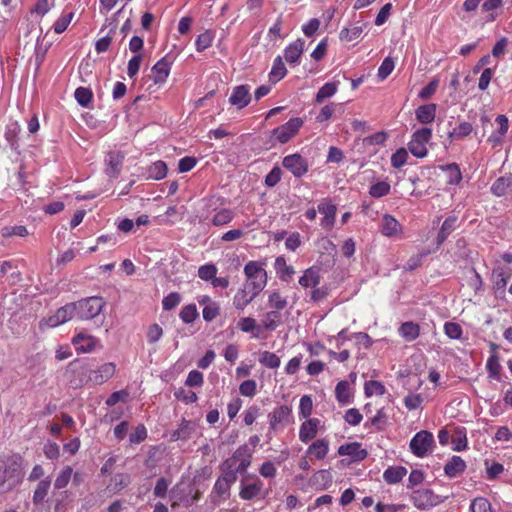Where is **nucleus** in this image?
Instances as JSON below:
<instances>
[{"mask_svg":"<svg viewBox=\"0 0 512 512\" xmlns=\"http://www.w3.org/2000/svg\"><path fill=\"white\" fill-rule=\"evenodd\" d=\"M213 40V35L210 31H205L202 34L198 35L196 39V49L201 52L211 46Z\"/></svg>","mask_w":512,"mask_h":512,"instance_id":"obj_53","label":"nucleus"},{"mask_svg":"<svg viewBox=\"0 0 512 512\" xmlns=\"http://www.w3.org/2000/svg\"><path fill=\"white\" fill-rule=\"evenodd\" d=\"M279 318L280 313L279 311H270L266 313L265 319L263 321L264 327L267 330H275L279 326Z\"/></svg>","mask_w":512,"mask_h":512,"instance_id":"obj_54","label":"nucleus"},{"mask_svg":"<svg viewBox=\"0 0 512 512\" xmlns=\"http://www.w3.org/2000/svg\"><path fill=\"white\" fill-rule=\"evenodd\" d=\"M303 120L300 117L291 118L287 123L281 125L272 131V135L282 144L287 143L292 137H294L301 126Z\"/></svg>","mask_w":512,"mask_h":512,"instance_id":"obj_4","label":"nucleus"},{"mask_svg":"<svg viewBox=\"0 0 512 512\" xmlns=\"http://www.w3.org/2000/svg\"><path fill=\"white\" fill-rule=\"evenodd\" d=\"M0 273L2 276H8L12 282L20 280L21 273L18 267L12 261H3L0 264Z\"/></svg>","mask_w":512,"mask_h":512,"instance_id":"obj_29","label":"nucleus"},{"mask_svg":"<svg viewBox=\"0 0 512 512\" xmlns=\"http://www.w3.org/2000/svg\"><path fill=\"white\" fill-rule=\"evenodd\" d=\"M407 151L404 148H399L391 157V164L394 168L402 167L407 161Z\"/></svg>","mask_w":512,"mask_h":512,"instance_id":"obj_60","label":"nucleus"},{"mask_svg":"<svg viewBox=\"0 0 512 512\" xmlns=\"http://www.w3.org/2000/svg\"><path fill=\"white\" fill-rule=\"evenodd\" d=\"M244 457L251 458V455L248 452V448L246 445L239 447L233 454L231 458L225 460V465L228 468L234 467L238 461H242Z\"/></svg>","mask_w":512,"mask_h":512,"instance_id":"obj_47","label":"nucleus"},{"mask_svg":"<svg viewBox=\"0 0 512 512\" xmlns=\"http://www.w3.org/2000/svg\"><path fill=\"white\" fill-rule=\"evenodd\" d=\"M436 108L433 103L419 106L415 111L417 120L423 124L431 123L435 119Z\"/></svg>","mask_w":512,"mask_h":512,"instance_id":"obj_18","label":"nucleus"},{"mask_svg":"<svg viewBox=\"0 0 512 512\" xmlns=\"http://www.w3.org/2000/svg\"><path fill=\"white\" fill-rule=\"evenodd\" d=\"M51 480L49 478H46L44 480H41L34 491L33 494V503L38 505L43 502L45 497L48 494V491L50 489Z\"/></svg>","mask_w":512,"mask_h":512,"instance_id":"obj_30","label":"nucleus"},{"mask_svg":"<svg viewBox=\"0 0 512 512\" xmlns=\"http://www.w3.org/2000/svg\"><path fill=\"white\" fill-rule=\"evenodd\" d=\"M336 398L340 403H348L349 402V384L346 381H340L335 388Z\"/></svg>","mask_w":512,"mask_h":512,"instance_id":"obj_48","label":"nucleus"},{"mask_svg":"<svg viewBox=\"0 0 512 512\" xmlns=\"http://www.w3.org/2000/svg\"><path fill=\"white\" fill-rule=\"evenodd\" d=\"M457 220L458 219L455 215L449 216L445 219L436 237L437 248H439L452 231H454Z\"/></svg>","mask_w":512,"mask_h":512,"instance_id":"obj_16","label":"nucleus"},{"mask_svg":"<svg viewBox=\"0 0 512 512\" xmlns=\"http://www.w3.org/2000/svg\"><path fill=\"white\" fill-rule=\"evenodd\" d=\"M130 483V476L125 473H118L112 479L111 483L108 485V489L113 493L119 492Z\"/></svg>","mask_w":512,"mask_h":512,"instance_id":"obj_34","label":"nucleus"},{"mask_svg":"<svg viewBox=\"0 0 512 512\" xmlns=\"http://www.w3.org/2000/svg\"><path fill=\"white\" fill-rule=\"evenodd\" d=\"M256 382L254 380H245L240 384L239 392L243 396L252 397L256 394Z\"/></svg>","mask_w":512,"mask_h":512,"instance_id":"obj_64","label":"nucleus"},{"mask_svg":"<svg viewBox=\"0 0 512 512\" xmlns=\"http://www.w3.org/2000/svg\"><path fill=\"white\" fill-rule=\"evenodd\" d=\"M287 73L284 62L280 56L274 60L272 70L270 72V80L274 83L281 80Z\"/></svg>","mask_w":512,"mask_h":512,"instance_id":"obj_37","label":"nucleus"},{"mask_svg":"<svg viewBox=\"0 0 512 512\" xmlns=\"http://www.w3.org/2000/svg\"><path fill=\"white\" fill-rule=\"evenodd\" d=\"M487 370L491 377L498 378L501 370L497 354H492L487 361Z\"/></svg>","mask_w":512,"mask_h":512,"instance_id":"obj_56","label":"nucleus"},{"mask_svg":"<svg viewBox=\"0 0 512 512\" xmlns=\"http://www.w3.org/2000/svg\"><path fill=\"white\" fill-rule=\"evenodd\" d=\"M329 450V443L325 439H319L313 442L308 448V454L314 455L317 459H323Z\"/></svg>","mask_w":512,"mask_h":512,"instance_id":"obj_27","label":"nucleus"},{"mask_svg":"<svg viewBox=\"0 0 512 512\" xmlns=\"http://www.w3.org/2000/svg\"><path fill=\"white\" fill-rule=\"evenodd\" d=\"M251 95L247 85H239L233 89V93L229 98L231 105L237 106L239 109L244 108L249 104Z\"/></svg>","mask_w":512,"mask_h":512,"instance_id":"obj_10","label":"nucleus"},{"mask_svg":"<svg viewBox=\"0 0 512 512\" xmlns=\"http://www.w3.org/2000/svg\"><path fill=\"white\" fill-rule=\"evenodd\" d=\"M337 91V84L334 82L326 83L324 86H322L317 94L315 101L317 103H322L326 98H329L333 96Z\"/></svg>","mask_w":512,"mask_h":512,"instance_id":"obj_40","label":"nucleus"},{"mask_svg":"<svg viewBox=\"0 0 512 512\" xmlns=\"http://www.w3.org/2000/svg\"><path fill=\"white\" fill-rule=\"evenodd\" d=\"M433 443L434 438L432 433L426 430H422L418 432L410 441V449L416 456L423 457L432 447Z\"/></svg>","mask_w":512,"mask_h":512,"instance_id":"obj_5","label":"nucleus"},{"mask_svg":"<svg viewBox=\"0 0 512 512\" xmlns=\"http://www.w3.org/2000/svg\"><path fill=\"white\" fill-rule=\"evenodd\" d=\"M124 160V154L119 151H111L107 154L105 163L107 165L106 174L109 177L116 178L121 171Z\"/></svg>","mask_w":512,"mask_h":512,"instance_id":"obj_8","label":"nucleus"},{"mask_svg":"<svg viewBox=\"0 0 512 512\" xmlns=\"http://www.w3.org/2000/svg\"><path fill=\"white\" fill-rule=\"evenodd\" d=\"M167 171L168 168L165 162L156 161L152 163L147 169L148 178L153 180H161L166 177Z\"/></svg>","mask_w":512,"mask_h":512,"instance_id":"obj_25","label":"nucleus"},{"mask_svg":"<svg viewBox=\"0 0 512 512\" xmlns=\"http://www.w3.org/2000/svg\"><path fill=\"white\" fill-rule=\"evenodd\" d=\"M318 211L324 214L322 219V226L324 228H331L335 221L336 206L327 202H322L318 205Z\"/></svg>","mask_w":512,"mask_h":512,"instance_id":"obj_19","label":"nucleus"},{"mask_svg":"<svg viewBox=\"0 0 512 512\" xmlns=\"http://www.w3.org/2000/svg\"><path fill=\"white\" fill-rule=\"evenodd\" d=\"M465 468V461L460 456H453L450 459V461L445 465L444 472L448 477L454 478L458 474L464 472Z\"/></svg>","mask_w":512,"mask_h":512,"instance_id":"obj_20","label":"nucleus"},{"mask_svg":"<svg viewBox=\"0 0 512 512\" xmlns=\"http://www.w3.org/2000/svg\"><path fill=\"white\" fill-rule=\"evenodd\" d=\"M381 232L388 237L395 236L401 232V225L394 217L385 214L382 218Z\"/></svg>","mask_w":512,"mask_h":512,"instance_id":"obj_17","label":"nucleus"},{"mask_svg":"<svg viewBox=\"0 0 512 512\" xmlns=\"http://www.w3.org/2000/svg\"><path fill=\"white\" fill-rule=\"evenodd\" d=\"M320 283L319 269L311 267L300 277L299 284L303 287H316Z\"/></svg>","mask_w":512,"mask_h":512,"instance_id":"obj_23","label":"nucleus"},{"mask_svg":"<svg viewBox=\"0 0 512 512\" xmlns=\"http://www.w3.org/2000/svg\"><path fill=\"white\" fill-rule=\"evenodd\" d=\"M310 483L318 490H324L332 483V475L329 470H319L310 479Z\"/></svg>","mask_w":512,"mask_h":512,"instance_id":"obj_21","label":"nucleus"},{"mask_svg":"<svg viewBox=\"0 0 512 512\" xmlns=\"http://www.w3.org/2000/svg\"><path fill=\"white\" fill-rule=\"evenodd\" d=\"M366 26H367V24H363V25H355L351 28H343L340 31L339 38L342 41H347V42L354 41L361 36V34L363 32V28Z\"/></svg>","mask_w":512,"mask_h":512,"instance_id":"obj_31","label":"nucleus"},{"mask_svg":"<svg viewBox=\"0 0 512 512\" xmlns=\"http://www.w3.org/2000/svg\"><path fill=\"white\" fill-rule=\"evenodd\" d=\"M407 469L403 466H391L383 473V478L388 484L399 483L406 475Z\"/></svg>","mask_w":512,"mask_h":512,"instance_id":"obj_22","label":"nucleus"},{"mask_svg":"<svg viewBox=\"0 0 512 512\" xmlns=\"http://www.w3.org/2000/svg\"><path fill=\"white\" fill-rule=\"evenodd\" d=\"M282 165L296 178L302 177L308 171V162L299 153H294L284 157Z\"/></svg>","mask_w":512,"mask_h":512,"instance_id":"obj_6","label":"nucleus"},{"mask_svg":"<svg viewBox=\"0 0 512 512\" xmlns=\"http://www.w3.org/2000/svg\"><path fill=\"white\" fill-rule=\"evenodd\" d=\"M291 409L288 406H280L269 414L270 428L276 430L279 424H288L290 422Z\"/></svg>","mask_w":512,"mask_h":512,"instance_id":"obj_11","label":"nucleus"},{"mask_svg":"<svg viewBox=\"0 0 512 512\" xmlns=\"http://www.w3.org/2000/svg\"><path fill=\"white\" fill-rule=\"evenodd\" d=\"M75 315V305L68 303L63 307H60L56 313L43 321L49 327H57L67 321H69Z\"/></svg>","mask_w":512,"mask_h":512,"instance_id":"obj_7","label":"nucleus"},{"mask_svg":"<svg viewBox=\"0 0 512 512\" xmlns=\"http://www.w3.org/2000/svg\"><path fill=\"white\" fill-rule=\"evenodd\" d=\"M259 362L268 368H277L280 365V358L270 351H264L261 353Z\"/></svg>","mask_w":512,"mask_h":512,"instance_id":"obj_43","label":"nucleus"},{"mask_svg":"<svg viewBox=\"0 0 512 512\" xmlns=\"http://www.w3.org/2000/svg\"><path fill=\"white\" fill-rule=\"evenodd\" d=\"M338 454L350 456L352 461L354 462L362 461L368 455L365 449H361V444L358 442H352L341 445L338 448Z\"/></svg>","mask_w":512,"mask_h":512,"instance_id":"obj_9","label":"nucleus"},{"mask_svg":"<svg viewBox=\"0 0 512 512\" xmlns=\"http://www.w3.org/2000/svg\"><path fill=\"white\" fill-rule=\"evenodd\" d=\"M445 334L451 339H460L462 336V328L459 324L447 322L444 326Z\"/></svg>","mask_w":512,"mask_h":512,"instance_id":"obj_62","label":"nucleus"},{"mask_svg":"<svg viewBox=\"0 0 512 512\" xmlns=\"http://www.w3.org/2000/svg\"><path fill=\"white\" fill-rule=\"evenodd\" d=\"M196 424L192 421L183 420L179 427L171 434L172 441H187L195 432Z\"/></svg>","mask_w":512,"mask_h":512,"instance_id":"obj_12","label":"nucleus"},{"mask_svg":"<svg viewBox=\"0 0 512 512\" xmlns=\"http://www.w3.org/2000/svg\"><path fill=\"white\" fill-rule=\"evenodd\" d=\"M391 186L388 182L380 181L370 187L369 194L374 198H380L390 193Z\"/></svg>","mask_w":512,"mask_h":512,"instance_id":"obj_46","label":"nucleus"},{"mask_svg":"<svg viewBox=\"0 0 512 512\" xmlns=\"http://www.w3.org/2000/svg\"><path fill=\"white\" fill-rule=\"evenodd\" d=\"M244 273L247 278H258L267 276V272L256 261L248 262L244 267Z\"/></svg>","mask_w":512,"mask_h":512,"instance_id":"obj_41","label":"nucleus"},{"mask_svg":"<svg viewBox=\"0 0 512 512\" xmlns=\"http://www.w3.org/2000/svg\"><path fill=\"white\" fill-rule=\"evenodd\" d=\"M181 301V296L177 292H171L162 301L163 309L166 311L175 308Z\"/></svg>","mask_w":512,"mask_h":512,"instance_id":"obj_58","label":"nucleus"},{"mask_svg":"<svg viewBox=\"0 0 512 512\" xmlns=\"http://www.w3.org/2000/svg\"><path fill=\"white\" fill-rule=\"evenodd\" d=\"M198 310L195 304L184 306L180 311V318L184 323H192L198 317Z\"/></svg>","mask_w":512,"mask_h":512,"instance_id":"obj_45","label":"nucleus"},{"mask_svg":"<svg viewBox=\"0 0 512 512\" xmlns=\"http://www.w3.org/2000/svg\"><path fill=\"white\" fill-rule=\"evenodd\" d=\"M233 219V212L229 209H222L221 211L217 212L213 219L212 223L215 226H221L224 224L229 223Z\"/></svg>","mask_w":512,"mask_h":512,"instance_id":"obj_52","label":"nucleus"},{"mask_svg":"<svg viewBox=\"0 0 512 512\" xmlns=\"http://www.w3.org/2000/svg\"><path fill=\"white\" fill-rule=\"evenodd\" d=\"M471 512H492L490 502L483 497L475 498L470 505Z\"/></svg>","mask_w":512,"mask_h":512,"instance_id":"obj_50","label":"nucleus"},{"mask_svg":"<svg viewBox=\"0 0 512 512\" xmlns=\"http://www.w3.org/2000/svg\"><path fill=\"white\" fill-rule=\"evenodd\" d=\"M511 186L512 176H502L496 179V181L492 184L491 192L498 197L504 196Z\"/></svg>","mask_w":512,"mask_h":512,"instance_id":"obj_24","label":"nucleus"},{"mask_svg":"<svg viewBox=\"0 0 512 512\" xmlns=\"http://www.w3.org/2000/svg\"><path fill=\"white\" fill-rule=\"evenodd\" d=\"M72 303L75 305V315L81 320H89L96 317L105 306L103 298L96 296Z\"/></svg>","mask_w":512,"mask_h":512,"instance_id":"obj_2","label":"nucleus"},{"mask_svg":"<svg viewBox=\"0 0 512 512\" xmlns=\"http://www.w3.org/2000/svg\"><path fill=\"white\" fill-rule=\"evenodd\" d=\"M320 421L317 418H311L303 422L300 427L299 438L302 442L307 443L317 434V428Z\"/></svg>","mask_w":512,"mask_h":512,"instance_id":"obj_13","label":"nucleus"},{"mask_svg":"<svg viewBox=\"0 0 512 512\" xmlns=\"http://www.w3.org/2000/svg\"><path fill=\"white\" fill-rule=\"evenodd\" d=\"M7 476V489L10 490L14 487L21 479L20 466L14 462L13 464L3 468Z\"/></svg>","mask_w":512,"mask_h":512,"instance_id":"obj_26","label":"nucleus"},{"mask_svg":"<svg viewBox=\"0 0 512 512\" xmlns=\"http://www.w3.org/2000/svg\"><path fill=\"white\" fill-rule=\"evenodd\" d=\"M72 473H73V470L70 466H66L65 468H63L61 470V472L59 473V475L57 476V478L55 479V482H54L55 489L65 488L71 479Z\"/></svg>","mask_w":512,"mask_h":512,"instance_id":"obj_44","label":"nucleus"},{"mask_svg":"<svg viewBox=\"0 0 512 512\" xmlns=\"http://www.w3.org/2000/svg\"><path fill=\"white\" fill-rule=\"evenodd\" d=\"M267 276H259L258 278H247L244 287L247 291H252L253 296H257L266 286Z\"/></svg>","mask_w":512,"mask_h":512,"instance_id":"obj_33","label":"nucleus"},{"mask_svg":"<svg viewBox=\"0 0 512 512\" xmlns=\"http://www.w3.org/2000/svg\"><path fill=\"white\" fill-rule=\"evenodd\" d=\"M394 69V61L391 57H386L378 69V77L381 80L386 79Z\"/></svg>","mask_w":512,"mask_h":512,"instance_id":"obj_55","label":"nucleus"},{"mask_svg":"<svg viewBox=\"0 0 512 512\" xmlns=\"http://www.w3.org/2000/svg\"><path fill=\"white\" fill-rule=\"evenodd\" d=\"M419 325L413 322H405L401 325L400 334L407 340L413 341L419 336Z\"/></svg>","mask_w":512,"mask_h":512,"instance_id":"obj_36","label":"nucleus"},{"mask_svg":"<svg viewBox=\"0 0 512 512\" xmlns=\"http://www.w3.org/2000/svg\"><path fill=\"white\" fill-rule=\"evenodd\" d=\"M75 99L83 106L87 107L92 100V92L90 89L85 87H79L75 90Z\"/></svg>","mask_w":512,"mask_h":512,"instance_id":"obj_49","label":"nucleus"},{"mask_svg":"<svg viewBox=\"0 0 512 512\" xmlns=\"http://www.w3.org/2000/svg\"><path fill=\"white\" fill-rule=\"evenodd\" d=\"M68 371L79 376L78 380H70L73 387H81L89 381L93 384L101 385L115 374L116 366L114 363L109 362L103 364L97 370H92L88 363H84L80 360H74L69 363Z\"/></svg>","mask_w":512,"mask_h":512,"instance_id":"obj_1","label":"nucleus"},{"mask_svg":"<svg viewBox=\"0 0 512 512\" xmlns=\"http://www.w3.org/2000/svg\"><path fill=\"white\" fill-rule=\"evenodd\" d=\"M388 137V134L384 131L377 132L373 135L367 136L363 139L365 146L380 145L383 144Z\"/></svg>","mask_w":512,"mask_h":512,"instance_id":"obj_57","label":"nucleus"},{"mask_svg":"<svg viewBox=\"0 0 512 512\" xmlns=\"http://www.w3.org/2000/svg\"><path fill=\"white\" fill-rule=\"evenodd\" d=\"M275 269L279 274L281 280L287 281L294 274V269L292 266H288L286 264V260L284 257L279 256L275 260Z\"/></svg>","mask_w":512,"mask_h":512,"instance_id":"obj_32","label":"nucleus"},{"mask_svg":"<svg viewBox=\"0 0 512 512\" xmlns=\"http://www.w3.org/2000/svg\"><path fill=\"white\" fill-rule=\"evenodd\" d=\"M255 297L252 291H247L246 287H243L234 297V306L239 310H243Z\"/></svg>","mask_w":512,"mask_h":512,"instance_id":"obj_28","label":"nucleus"},{"mask_svg":"<svg viewBox=\"0 0 512 512\" xmlns=\"http://www.w3.org/2000/svg\"><path fill=\"white\" fill-rule=\"evenodd\" d=\"M19 131H20L19 126L17 125V123H14V124L7 126V129L4 134L7 145L12 150H15V151L18 149L17 136H18Z\"/></svg>","mask_w":512,"mask_h":512,"instance_id":"obj_39","label":"nucleus"},{"mask_svg":"<svg viewBox=\"0 0 512 512\" xmlns=\"http://www.w3.org/2000/svg\"><path fill=\"white\" fill-rule=\"evenodd\" d=\"M304 51V41L297 39L291 43L284 51V57L290 64H296Z\"/></svg>","mask_w":512,"mask_h":512,"instance_id":"obj_15","label":"nucleus"},{"mask_svg":"<svg viewBox=\"0 0 512 512\" xmlns=\"http://www.w3.org/2000/svg\"><path fill=\"white\" fill-rule=\"evenodd\" d=\"M494 279V288L496 291L498 290H505V287L508 283V280L510 278V274L506 273L502 268L495 269L493 271Z\"/></svg>","mask_w":512,"mask_h":512,"instance_id":"obj_42","label":"nucleus"},{"mask_svg":"<svg viewBox=\"0 0 512 512\" xmlns=\"http://www.w3.org/2000/svg\"><path fill=\"white\" fill-rule=\"evenodd\" d=\"M217 273V268L213 264H206L199 268L198 275L202 280H213Z\"/></svg>","mask_w":512,"mask_h":512,"instance_id":"obj_61","label":"nucleus"},{"mask_svg":"<svg viewBox=\"0 0 512 512\" xmlns=\"http://www.w3.org/2000/svg\"><path fill=\"white\" fill-rule=\"evenodd\" d=\"M431 136H432L431 129L424 127V128L417 130L416 132H414L411 140L425 145L426 143L429 142V140L431 139Z\"/></svg>","mask_w":512,"mask_h":512,"instance_id":"obj_59","label":"nucleus"},{"mask_svg":"<svg viewBox=\"0 0 512 512\" xmlns=\"http://www.w3.org/2000/svg\"><path fill=\"white\" fill-rule=\"evenodd\" d=\"M410 499L419 510H428L443 501L439 495L426 488L414 490L410 495Z\"/></svg>","mask_w":512,"mask_h":512,"instance_id":"obj_3","label":"nucleus"},{"mask_svg":"<svg viewBox=\"0 0 512 512\" xmlns=\"http://www.w3.org/2000/svg\"><path fill=\"white\" fill-rule=\"evenodd\" d=\"M261 486L262 483L259 480L252 484L243 485L239 495L244 500H252L259 495Z\"/></svg>","mask_w":512,"mask_h":512,"instance_id":"obj_35","label":"nucleus"},{"mask_svg":"<svg viewBox=\"0 0 512 512\" xmlns=\"http://www.w3.org/2000/svg\"><path fill=\"white\" fill-rule=\"evenodd\" d=\"M374 392H376L379 395H383L386 392V388L379 381H375V380L367 381L365 383V395L367 397H370L373 395Z\"/></svg>","mask_w":512,"mask_h":512,"instance_id":"obj_51","label":"nucleus"},{"mask_svg":"<svg viewBox=\"0 0 512 512\" xmlns=\"http://www.w3.org/2000/svg\"><path fill=\"white\" fill-rule=\"evenodd\" d=\"M163 335V329L156 323L150 325L147 331V340L153 344L160 340Z\"/></svg>","mask_w":512,"mask_h":512,"instance_id":"obj_63","label":"nucleus"},{"mask_svg":"<svg viewBox=\"0 0 512 512\" xmlns=\"http://www.w3.org/2000/svg\"><path fill=\"white\" fill-rule=\"evenodd\" d=\"M473 130L469 122H461L457 128L447 132L450 141L468 136Z\"/></svg>","mask_w":512,"mask_h":512,"instance_id":"obj_38","label":"nucleus"},{"mask_svg":"<svg viewBox=\"0 0 512 512\" xmlns=\"http://www.w3.org/2000/svg\"><path fill=\"white\" fill-rule=\"evenodd\" d=\"M151 71L154 83H163L170 73V63L166 58H162L152 67Z\"/></svg>","mask_w":512,"mask_h":512,"instance_id":"obj_14","label":"nucleus"}]
</instances>
